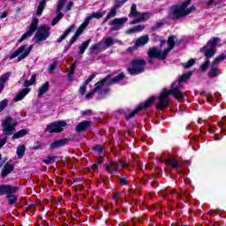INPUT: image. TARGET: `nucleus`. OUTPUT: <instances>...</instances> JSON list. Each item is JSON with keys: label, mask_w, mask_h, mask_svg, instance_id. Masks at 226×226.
<instances>
[{"label": "nucleus", "mask_w": 226, "mask_h": 226, "mask_svg": "<svg viewBox=\"0 0 226 226\" xmlns=\"http://www.w3.org/2000/svg\"><path fill=\"white\" fill-rule=\"evenodd\" d=\"M118 183L121 186H126V185H128V177H126V176L118 177Z\"/></svg>", "instance_id": "37"}, {"label": "nucleus", "mask_w": 226, "mask_h": 226, "mask_svg": "<svg viewBox=\"0 0 226 226\" xmlns=\"http://www.w3.org/2000/svg\"><path fill=\"white\" fill-rule=\"evenodd\" d=\"M8 106V100L4 99L0 102V112H3Z\"/></svg>", "instance_id": "40"}, {"label": "nucleus", "mask_w": 226, "mask_h": 226, "mask_svg": "<svg viewBox=\"0 0 226 226\" xmlns=\"http://www.w3.org/2000/svg\"><path fill=\"white\" fill-rule=\"evenodd\" d=\"M25 135H27V131L25 129H22L16 132L13 136L12 139H20L21 137H25Z\"/></svg>", "instance_id": "32"}, {"label": "nucleus", "mask_w": 226, "mask_h": 226, "mask_svg": "<svg viewBox=\"0 0 226 226\" xmlns=\"http://www.w3.org/2000/svg\"><path fill=\"white\" fill-rule=\"evenodd\" d=\"M91 126V121H83L79 124H78L76 127V132L78 133H81V132H85V130H87Z\"/></svg>", "instance_id": "21"}, {"label": "nucleus", "mask_w": 226, "mask_h": 226, "mask_svg": "<svg viewBox=\"0 0 226 226\" xmlns=\"http://www.w3.org/2000/svg\"><path fill=\"white\" fill-rule=\"evenodd\" d=\"M132 66L127 69L131 75H139L144 72V66H146V62L144 59H136L132 61Z\"/></svg>", "instance_id": "11"}, {"label": "nucleus", "mask_w": 226, "mask_h": 226, "mask_svg": "<svg viewBox=\"0 0 226 226\" xmlns=\"http://www.w3.org/2000/svg\"><path fill=\"white\" fill-rule=\"evenodd\" d=\"M64 4H66V0H59L56 5V14L57 16L53 19L52 26H56L61 19H63L64 14L61 12L62 8H64Z\"/></svg>", "instance_id": "17"}, {"label": "nucleus", "mask_w": 226, "mask_h": 226, "mask_svg": "<svg viewBox=\"0 0 226 226\" xmlns=\"http://www.w3.org/2000/svg\"><path fill=\"white\" fill-rule=\"evenodd\" d=\"M165 43H167L165 41H162L161 47H163V45H165Z\"/></svg>", "instance_id": "61"}, {"label": "nucleus", "mask_w": 226, "mask_h": 226, "mask_svg": "<svg viewBox=\"0 0 226 226\" xmlns=\"http://www.w3.org/2000/svg\"><path fill=\"white\" fill-rule=\"evenodd\" d=\"M119 41L117 39H114L113 37H106L104 38V45L106 49H110L112 45H115V43H118Z\"/></svg>", "instance_id": "26"}, {"label": "nucleus", "mask_w": 226, "mask_h": 226, "mask_svg": "<svg viewBox=\"0 0 226 226\" xmlns=\"http://www.w3.org/2000/svg\"><path fill=\"white\" fill-rule=\"evenodd\" d=\"M128 22V18H115L110 22V26H114L111 27V31H119V29L122 27L124 24H126Z\"/></svg>", "instance_id": "16"}, {"label": "nucleus", "mask_w": 226, "mask_h": 226, "mask_svg": "<svg viewBox=\"0 0 226 226\" xmlns=\"http://www.w3.org/2000/svg\"><path fill=\"white\" fill-rule=\"evenodd\" d=\"M129 17H133L135 19L131 22V24H139V22H146L147 20H149L151 14H149V12L138 11L137 4H132L131 6Z\"/></svg>", "instance_id": "8"}, {"label": "nucleus", "mask_w": 226, "mask_h": 226, "mask_svg": "<svg viewBox=\"0 0 226 226\" xmlns=\"http://www.w3.org/2000/svg\"><path fill=\"white\" fill-rule=\"evenodd\" d=\"M94 151H97L98 153H103V146L96 145L94 147Z\"/></svg>", "instance_id": "46"}, {"label": "nucleus", "mask_w": 226, "mask_h": 226, "mask_svg": "<svg viewBox=\"0 0 226 226\" xmlns=\"http://www.w3.org/2000/svg\"><path fill=\"white\" fill-rule=\"evenodd\" d=\"M17 187L8 185H0V195H6V199H10L11 196V193H17Z\"/></svg>", "instance_id": "15"}, {"label": "nucleus", "mask_w": 226, "mask_h": 226, "mask_svg": "<svg viewBox=\"0 0 226 226\" xmlns=\"http://www.w3.org/2000/svg\"><path fill=\"white\" fill-rule=\"evenodd\" d=\"M166 163L173 167V169H179L180 165L175 159H167Z\"/></svg>", "instance_id": "31"}, {"label": "nucleus", "mask_w": 226, "mask_h": 226, "mask_svg": "<svg viewBox=\"0 0 226 226\" xmlns=\"http://www.w3.org/2000/svg\"><path fill=\"white\" fill-rule=\"evenodd\" d=\"M26 45L19 47L17 50H15L10 56V59H15V57H18V61H22L24 58H20V57H22V56H24V54L26 53Z\"/></svg>", "instance_id": "18"}, {"label": "nucleus", "mask_w": 226, "mask_h": 226, "mask_svg": "<svg viewBox=\"0 0 226 226\" xmlns=\"http://www.w3.org/2000/svg\"><path fill=\"white\" fill-rule=\"evenodd\" d=\"M6 17H8V12L4 11L2 13V15L0 16V19H6Z\"/></svg>", "instance_id": "56"}, {"label": "nucleus", "mask_w": 226, "mask_h": 226, "mask_svg": "<svg viewBox=\"0 0 226 226\" xmlns=\"http://www.w3.org/2000/svg\"><path fill=\"white\" fill-rule=\"evenodd\" d=\"M95 165H97V167H98V165H102V160L97 159V160L95 161Z\"/></svg>", "instance_id": "58"}, {"label": "nucleus", "mask_w": 226, "mask_h": 226, "mask_svg": "<svg viewBox=\"0 0 226 226\" xmlns=\"http://www.w3.org/2000/svg\"><path fill=\"white\" fill-rule=\"evenodd\" d=\"M0 226H4V225H0Z\"/></svg>", "instance_id": "64"}, {"label": "nucleus", "mask_w": 226, "mask_h": 226, "mask_svg": "<svg viewBox=\"0 0 226 226\" xmlns=\"http://www.w3.org/2000/svg\"><path fill=\"white\" fill-rule=\"evenodd\" d=\"M75 68H77V64H72L71 69L69 71V75H68L69 78L70 77H73V73L75 72Z\"/></svg>", "instance_id": "44"}, {"label": "nucleus", "mask_w": 226, "mask_h": 226, "mask_svg": "<svg viewBox=\"0 0 226 226\" xmlns=\"http://www.w3.org/2000/svg\"><path fill=\"white\" fill-rule=\"evenodd\" d=\"M49 87H50L49 81L42 84L41 87L37 89L38 98H43V94H45V93H47V91H49Z\"/></svg>", "instance_id": "20"}, {"label": "nucleus", "mask_w": 226, "mask_h": 226, "mask_svg": "<svg viewBox=\"0 0 226 226\" xmlns=\"http://www.w3.org/2000/svg\"><path fill=\"white\" fill-rule=\"evenodd\" d=\"M68 144V139H57L52 142L49 145L51 149H57V147H63V146H66Z\"/></svg>", "instance_id": "22"}, {"label": "nucleus", "mask_w": 226, "mask_h": 226, "mask_svg": "<svg viewBox=\"0 0 226 226\" xmlns=\"http://www.w3.org/2000/svg\"><path fill=\"white\" fill-rule=\"evenodd\" d=\"M56 158L57 157H48L44 160V163H46V165H50L52 163H56Z\"/></svg>", "instance_id": "41"}, {"label": "nucleus", "mask_w": 226, "mask_h": 226, "mask_svg": "<svg viewBox=\"0 0 226 226\" xmlns=\"http://www.w3.org/2000/svg\"><path fill=\"white\" fill-rule=\"evenodd\" d=\"M219 127L221 130H225L226 128V118L225 117L222 118V120L218 123Z\"/></svg>", "instance_id": "43"}, {"label": "nucleus", "mask_w": 226, "mask_h": 226, "mask_svg": "<svg viewBox=\"0 0 226 226\" xmlns=\"http://www.w3.org/2000/svg\"><path fill=\"white\" fill-rule=\"evenodd\" d=\"M97 169H98V166H97L96 163H94V164H93V165L90 167L89 170H90V172H96V170H97Z\"/></svg>", "instance_id": "51"}, {"label": "nucleus", "mask_w": 226, "mask_h": 226, "mask_svg": "<svg viewBox=\"0 0 226 226\" xmlns=\"http://www.w3.org/2000/svg\"><path fill=\"white\" fill-rule=\"evenodd\" d=\"M106 13L107 12L105 11H102L99 12H93L90 16H88L85 19V21L79 26L75 34L71 38L70 40L71 45H73V42L77 41V40L79 39V36L82 34V33L84 32V29H86L87 26H89V22H91L93 19H102V17H103Z\"/></svg>", "instance_id": "7"}, {"label": "nucleus", "mask_w": 226, "mask_h": 226, "mask_svg": "<svg viewBox=\"0 0 226 226\" xmlns=\"http://www.w3.org/2000/svg\"><path fill=\"white\" fill-rule=\"evenodd\" d=\"M1 158H2V155H1V154H0V160H1Z\"/></svg>", "instance_id": "63"}, {"label": "nucleus", "mask_w": 226, "mask_h": 226, "mask_svg": "<svg viewBox=\"0 0 226 226\" xmlns=\"http://www.w3.org/2000/svg\"><path fill=\"white\" fill-rule=\"evenodd\" d=\"M195 64V60L191 59L187 63L185 64V68H192V66Z\"/></svg>", "instance_id": "45"}, {"label": "nucleus", "mask_w": 226, "mask_h": 226, "mask_svg": "<svg viewBox=\"0 0 226 226\" xmlns=\"http://www.w3.org/2000/svg\"><path fill=\"white\" fill-rule=\"evenodd\" d=\"M123 79H124V73L123 72L114 78H111L110 75L106 76L103 79L94 85V89L92 92L86 94L87 100H88V98H91V96L94 95V93H98V98L100 100H102V98H105V95L109 93V91H110L109 88L105 87V86H112V84H117V82H121Z\"/></svg>", "instance_id": "3"}, {"label": "nucleus", "mask_w": 226, "mask_h": 226, "mask_svg": "<svg viewBox=\"0 0 226 226\" xmlns=\"http://www.w3.org/2000/svg\"><path fill=\"white\" fill-rule=\"evenodd\" d=\"M113 199L114 200H119L121 199V193H115Z\"/></svg>", "instance_id": "53"}, {"label": "nucleus", "mask_w": 226, "mask_h": 226, "mask_svg": "<svg viewBox=\"0 0 226 226\" xmlns=\"http://www.w3.org/2000/svg\"><path fill=\"white\" fill-rule=\"evenodd\" d=\"M34 82H36V74H33L31 76L30 80H26L25 81V89H23L21 92H19L13 99V102H20V100H24V98H26V94H29L31 88H27L29 87V86H33V84H34Z\"/></svg>", "instance_id": "10"}, {"label": "nucleus", "mask_w": 226, "mask_h": 226, "mask_svg": "<svg viewBox=\"0 0 226 226\" xmlns=\"http://www.w3.org/2000/svg\"><path fill=\"white\" fill-rule=\"evenodd\" d=\"M109 20H110V19H107V16H106L105 19L102 21V24H106V22H108Z\"/></svg>", "instance_id": "60"}, {"label": "nucleus", "mask_w": 226, "mask_h": 226, "mask_svg": "<svg viewBox=\"0 0 226 226\" xmlns=\"http://www.w3.org/2000/svg\"><path fill=\"white\" fill-rule=\"evenodd\" d=\"M31 50H33V45H30L28 48H26L25 53L19 57V59H26L29 54H31Z\"/></svg>", "instance_id": "36"}, {"label": "nucleus", "mask_w": 226, "mask_h": 226, "mask_svg": "<svg viewBox=\"0 0 226 226\" xmlns=\"http://www.w3.org/2000/svg\"><path fill=\"white\" fill-rule=\"evenodd\" d=\"M225 59V55H221L218 57H216L213 63L212 66H216L218 65L219 63H221L222 61H223Z\"/></svg>", "instance_id": "38"}, {"label": "nucleus", "mask_w": 226, "mask_h": 226, "mask_svg": "<svg viewBox=\"0 0 226 226\" xmlns=\"http://www.w3.org/2000/svg\"><path fill=\"white\" fill-rule=\"evenodd\" d=\"M87 85H84V83H83V85L79 87L80 94H82V95L86 94V87H87Z\"/></svg>", "instance_id": "50"}, {"label": "nucleus", "mask_w": 226, "mask_h": 226, "mask_svg": "<svg viewBox=\"0 0 226 226\" xmlns=\"http://www.w3.org/2000/svg\"><path fill=\"white\" fill-rule=\"evenodd\" d=\"M89 50H90V54H94L95 52H101L102 49H100V43L92 45Z\"/></svg>", "instance_id": "34"}, {"label": "nucleus", "mask_w": 226, "mask_h": 226, "mask_svg": "<svg viewBox=\"0 0 226 226\" xmlns=\"http://www.w3.org/2000/svg\"><path fill=\"white\" fill-rule=\"evenodd\" d=\"M219 72H218V68L213 66L210 70V72H208V77L210 79H215V77H216V75H218Z\"/></svg>", "instance_id": "33"}, {"label": "nucleus", "mask_w": 226, "mask_h": 226, "mask_svg": "<svg viewBox=\"0 0 226 226\" xmlns=\"http://www.w3.org/2000/svg\"><path fill=\"white\" fill-rule=\"evenodd\" d=\"M192 0H186L185 2L182 3L178 5H174L170 9V13L173 19H181V17H186L195 11L196 8L194 5L190 6Z\"/></svg>", "instance_id": "6"}, {"label": "nucleus", "mask_w": 226, "mask_h": 226, "mask_svg": "<svg viewBox=\"0 0 226 226\" xmlns=\"http://www.w3.org/2000/svg\"><path fill=\"white\" fill-rule=\"evenodd\" d=\"M192 77L191 72H186L177 81H175L171 86V90L163 89L159 96V102L156 105V109L162 110L165 107H169L170 101L169 96L172 94L177 102L185 101V94L181 91V83L186 82Z\"/></svg>", "instance_id": "1"}, {"label": "nucleus", "mask_w": 226, "mask_h": 226, "mask_svg": "<svg viewBox=\"0 0 226 226\" xmlns=\"http://www.w3.org/2000/svg\"><path fill=\"white\" fill-rule=\"evenodd\" d=\"M7 199H9V205L10 206H13V205L17 204V200H19L17 196H15L13 193H11V196Z\"/></svg>", "instance_id": "35"}, {"label": "nucleus", "mask_w": 226, "mask_h": 226, "mask_svg": "<svg viewBox=\"0 0 226 226\" xmlns=\"http://www.w3.org/2000/svg\"><path fill=\"white\" fill-rule=\"evenodd\" d=\"M11 117H7L3 122V133L4 135H11V132L15 130L17 123H11Z\"/></svg>", "instance_id": "12"}, {"label": "nucleus", "mask_w": 226, "mask_h": 226, "mask_svg": "<svg viewBox=\"0 0 226 226\" xmlns=\"http://www.w3.org/2000/svg\"><path fill=\"white\" fill-rule=\"evenodd\" d=\"M72 8H73V3L72 1H69L67 3L66 8H65V11L66 12L70 11V10H72Z\"/></svg>", "instance_id": "49"}, {"label": "nucleus", "mask_w": 226, "mask_h": 226, "mask_svg": "<svg viewBox=\"0 0 226 226\" xmlns=\"http://www.w3.org/2000/svg\"><path fill=\"white\" fill-rule=\"evenodd\" d=\"M215 1L216 0H208V2L207 3V5L209 6H213V4H215Z\"/></svg>", "instance_id": "54"}, {"label": "nucleus", "mask_w": 226, "mask_h": 226, "mask_svg": "<svg viewBox=\"0 0 226 226\" xmlns=\"http://www.w3.org/2000/svg\"><path fill=\"white\" fill-rule=\"evenodd\" d=\"M128 0H120L117 1L116 4V8H121V6H123V4H124Z\"/></svg>", "instance_id": "48"}, {"label": "nucleus", "mask_w": 226, "mask_h": 226, "mask_svg": "<svg viewBox=\"0 0 226 226\" xmlns=\"http://www.w3.org/2000/svg\"><path fill=\"white\" fill-rule=\"evenodd\" d=\"M126 165H128L127 162H124L121 161L109 162L105 165V170L106 172H108V174H110L111 176H116V174H117V172H119L121 169L126 167Z\"/></svg>", "instance_id": "9"}, {"label": "nucleus", "mask_w": 226, "mask_h": 226, "mask_svg": "<svg viewBox=\"0 0 226 226\" xmlns=\"http://www.w3.org/2000/svg\"><path fill=\"white\" fill-rule=\"evenodd\" d=\"M26 154V146L19 145L17 147V154L18 158L20 160L21 158H24V154Z\"/></svg>", "instance_id": "28"}, {"label": "nucleus", "mask_w": 226, "mask_h": 226, "mask_svg": "<svg viewBox=\"0 0 226 226\" xmlns=\"http://www.w3.org/2000/svg\"><path fill=\"white\" fill-rule=\"evenodd\" d=\"M94 77H96V75L92 74L90 75L86 81L83 83L85 86H87V84H89V82H91V80H93V79H94Z\"/></svg>", "instance_id": "47"}, {"label": "nucleus", "mask_w": 226, "mask_h": 226, "mask_svg": "<svg viewBox=\"0 0 226 226\" xmlns=\"http://www.w3.org/2000/svg\"><path fill=\"white\" fill-rule=\"evenodd\" d=\"M176 41H177V37H176V35H171L168 39V49H164L163 52H162L157 48L150 49L148 50V56L150 57L148 63H153V59H154V57H156L157 59H165L167 56H169V52H170V50H172V49L176 47Z\"/></svg>", "instance_id": "4"}, {"label": "nucleus", "mask_w": 226, "mask_h": 226, "mask_svg": "<svg viewBox=\"0 0 226 226\" xmlns=\"http://www.w3.org/2000/svg\"><path fill=\"white\" fill-rule=\"evenodd\" d=\"M64 126H66V122L56 121L47 125L46 130L49 133H60V132H63V128H64Z\"/></svg>", "instance_id": "13"}, {"label": "nucleus", "mask_w": 226, "mask_h": 226, "mask_svg": "<svg viewBox=\"0 0 226 226\" xmlns=\"http://www.w3.org/2000/svg\"><path fill=\"white\" fill-rule=\"evenodd\" d=\"M218 41H220V38L214 37L210 39L207 45L201 49V52L205 54L207 60L201 64V72H206L207 68H209V59L215 56V52H216V45H218Z\"/></svg>", "instance_id": "5"}, {"label": "nucleus", "mask_w": 226, "mask_h": 226, "mask_svg": "<svg viewBox=\"0 0 226 226\" xmlns=\"http://www.w3.org/2000/svg\"><path fill=\"white\" fill-rule=\"evenodd\" d=\"M148 41H149V36L147 35L141 36L136 41L135 46L132 48H129V50L131 52H133V50H135L137 47H142L146 45Z\"/></svg>", "instance_id": "19"}, {"label": "nucleus", "mask_w": 226, "mask_h": 226, "mask_svg": "<svg viewBox=\"0 0 226 226\" xmlns=\"http://www.w3.org/2000/svg\"><path fill=\"white\" fill-rule=\"evenodd\" d=\"M140 31H144V25H137L127 31L128 34H132L133 33H140Z\"/></svg>", "instance_id": "29"}, {"label": "nucleus", "mask_w": 226, "mask_h": 226, "mask_svg": "<svg viewBox=\"0 0 226 226\" xmlns=\"http://www.w3.org/2000/svg\"><path fill=\"white\" fill-rule=\"evenodd\" d=\"M4 144H6V138L0 140V147L4 146Z\"/></svg>", "instance_id": "55"}, {"label": "nucleus", "mask_w": 226, "mask_h": 226, "mask_svg": "<svg viewBox=\"0 0 226 226\" xmlns=\"http://www.w3.org/2000/svg\"><path fill=\"white\" fill-rule=\"evenodd\" d=\"M37 30V31H36ZM36 31L35 34L34 32ZM34 34V40L37 45H41L48 38H50V26L47 25H41L38 27V19L33 18L31 25L28 26V30L19 40V43L31 38V35Z\"/></svg>", "instance_id": "2"}, {"label": "nucleus", "mask_w": 226, "mask_h": 226, "mask_svg": "<svg viewBox=\"0 0 226 226\" xmlns=\"http://www.w3.org/2000/svg\"><path fill=\"white\" fill-rule=\"evenodd\" d=\"M117 14V9L112 8L109 13L107 15V19L116 17Z\"/></svg>", "instance_id": "39"}, {"label": "nucleus", "mask_w": 226, "mask_h": 226, "mask_svg": "<svg viewBox=\"0 0 226 226\" xmlns=\"http://www.w3.org/2000/svg\"><path fill=\"white\" fill-rule=\"evenodd\" d=\"M45 6H47V0H41L36 12L38 17H41V13H43Z\"/></svg>", "instance_id": "27"}, {"label": "nucleus", "mask_w": 226, "mask_h": 226, "mask_svg": "<svg viewBox=\"0 0 226 226\" xmlns=\"http://www.w3.org/2000/svg\"><path fill=\"white\" fill-rule=\"evenodd\" d=\"M133 222H134L135 225H137V223H142V222H144V221L142 220V218L139 217V218L133 219Z\"/></svg>", "instance_id": "52"}, {"label": "nucleus", "mask_w": 226, "mask_h": 226, "mask_svg": "<svg viewBox=\"0 0 226 226\" xmlns=\"http://www.w3.org/2000/svg\"><path fill=\"white\" fill-rule=\"evenodd\" d=\"M154 102V97H150L146 102L143 104H139L136 109H134L131 114L127 115L125 117L126 119H132V117H135V115H137L140 110H143V109H147L153 105Z\"/></svg>", "instance_id": "14"}, {"label": "nucleus", "mask_w": 226, "mask_h": 226, "mask_svg": "<svg viewBox=\"0 0 226 226\" xmlns=\"http://www.w3.org/2000/svg\"><path fill=\"white\" fill-rule=\"evenodd\" d=\"M73 31H75V26L74 25L69 26L64 31V33L57 39L58 43H61V41H63V40H66L68 34H70V33H73Z\"/></svg>", "instance_id": "23"}, {"label": "nucleus", "mask_w": 226, "mask_h": 226, "mask_svg": "<svg viewBox=\"0 0 226 226\" xmlns=\"http://www.w3.org/2000/svg\"><path fill=\"white\" fill-rule=\"evenodd\" d=\"M10 75H11V72H6L0 77V93L4 89V84L10 79Z\"/></svg>", "instance_id": "24"}, {"label": "nucleus", "mask_w": 226, "mask_h": 226, "mask_svg": "<svg viewBox=\"0 0 226 226\" xmlns=\"http://www.w3.org/2000/svg\"><path fill=\"white\" fill-rule=\"evenodd\" d=\"M12 170H13V165L10 163H6L2 170V173H1L2 177H6V176H8L10 172H12Z\"/></svg>", "instance_id": "25"}, {"label": "nucleus", "mask_w": 226, "mask_h": 226, "mask_svg": "<svg viewBox=\"0 0 226 226\" xmlns=\"http://www.w3.org/2000/svg\"><path fill=\"white\" fill-rule=\"evenodd\" d=\"M171 193H176V191H175V190H172V191H171Z\"/></svg>", "instance_id": "62"}, {"label": "nucleus", "mask_w": 226, "mask_h": 226, "mask_svg": "<svg viewBox=\"0 0 226 226\" xmlns=\"http://www.w3.org/2000/svg\"><path fill=\"white\" fill-rule=\"evenodd\" d=\"M56 66H57L56 61H54L51 64H49L48 69L49 73H54V70H56Z\"/></svg>", "instance_id": "42"}, {"label": "nucleus", "mask_w": 226, "mask_h": 226, "mask_svg": "<svg viewBox=\"0 0 226 226\" xmlns=\"http://www.w3.org/2000/svg\"><path fill=\"white\" fill-rule=\"evenodd\" d=\"M137 167L138 169H142V163L141 162H137Z\"/></svg>", "instance_id": "59"}, {"label": "nucleus", "mask_w": 226, "mask_h": 226, "mask_svg": "<svg viewBox=\"0 0 226 226\" xmlns=\"http://www.w3.org/2000/svg\"><path fill=\"white\" fill-rule=\"evenodd\" d=\"M89 114H91V109H87L83 111V116H89Z\"/></svg>", "instance_id": "57"}, {"label": "nucleus", "mask_w": 226, "mask_h": 226, "mask_svg": "<svg viewBox=\"0 0 226 226\" xmlns=\"http://www.w3.org/2000/svg\"><path fill=\"white\" fill-rule=\"evenodd\" d=\"M89 43H91V39H88L87 41L83 42V44L81 46H79V54L80 56H82V54H84V52H86V50L87 49V47H89Z\"/></svg>", "instance_id": "30"}]
</instances>
